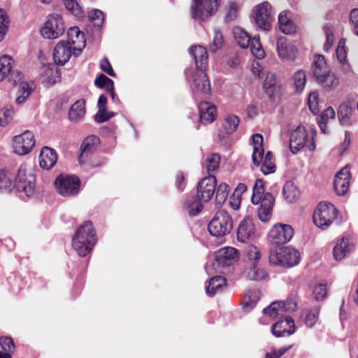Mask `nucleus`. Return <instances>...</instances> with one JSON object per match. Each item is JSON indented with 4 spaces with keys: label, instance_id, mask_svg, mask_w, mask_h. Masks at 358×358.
<instances>
[{
    "label": "nucleus",
    "instance_id": "obj_1",
    "mask_svg": "<svg viewBox=\"0 0 358 358\" xmlns=\"http://www.w3.org/2000/svg\"><path fill=\"white\" fill-rule=\"evenodd\" d=\"M253 204H259L258 207V217L262 222H267L271 217L275 199L273 195L264 193L263 180L257 179L253 186V194L251 198Z\"/></svg>",
    "mask_w": 358,
    "mask_h": 358
},
{
    "label": "nucleus",
    "instance_id": "obj_2",
    "mask_svg": "<svg viewBox=\"0 0 358 358\" xmlns=\"http://www.w3.org/2000/svg\"><path fill=\"white\" fill-rule=\"evenodd\" d=\"M96 242V233L92 223L86 221L80 226L73 238V247L81 257H85Z\"/></svg>",
    "mask_w": 358,
    "mask_h": 358
},
{
    "label": "nucleus",
    "instance_id": "obj_3",
    "mask_svg": "<svg viewBox=\"0 0 358 358\" xmlns=\"http://www.w3.org/2000/svg\"><path fill=\"white\" fill-rule=\"evenodd\" d=\"M311 70L315 81L322 84L326 90H332L339 85L338 78L331 73L323 55H317L315 57Z\"/></svg>",
    "mask_w": 358,
    "mask_h": 358
},
{
    "label": "nucleus",
    "instance_id": "obj_4",
    "mask_svg": "<svg viewBox=\"0 0 358 358\" xmlns=\"http://www.w3.org/2000/svg\"><path fill=\"white\" fill-rule=\"evenodd\" d=\"M253 143L252 162L255 166L261 165V170L264 175L273 173L275 171L276 166L271 152L268 151L264 155L263 148V136L257 134L252 137Z\"/></svg>",
    "mask_w": 358,
    "mask_h": 358
},
{
    "label": "nucleus",
    "instance_id": "obj_5",
    "mask_svg": "<svg viewBox=\"0 0 358 358\" xmlns=\"http://www.w3.org/2000/svg\"><path fill=\"white\" fill-rule=\"evenodd\" d=\"M316 131L313 130L308 132L303 126H299L290 134L289 149L293 154H296L303 148L310 151L315 149L314 136Z\"/></svg>",
    "mask_w": 358,
    "mask_h": 358
},
{
    "label": "nucleus",
    "instance_id": "obj_6",
    "mask_svg": "<svg viewBox=\"0 0 358 358\" xmlns=\"http://www.w3.org/2000/svg\"><path fill=\"white\" fill-rule=\"evenodd\" d=\"M299 252L291 247H284L270 251L268 261L271 264L292 267L300 262Z\"/></svg>",
    "mask_w": 358,
    "mask_h": 358
},
{
    "label": "nucleus",
    "instance_id": "obj_7",
    "mask_svg": "<svg viewBox=\"0 0 358 358\" xmlns=\"http://www.w3.org/2000/svg\"><path fill=\"white\" fill-rule=\"evenodd\" d=\"M36 178L30 169L26 165L22 164L17 171V176L14 181V187L20 194L26 197H30L33 195L35 189Z\"/></svg>",
    "mask_w": 358,
    "mask_h": 358
},
{
    "label": "nucleus",
    "instance_id": "obj_8",
    "mask_svg": "<svg viewBox=\"0 0 358 358\" xmlns=\"http://www.w3.org/2000/svg\"><path fill=\"white\" fill-rule=\"evenodd\" d=\"M206 70H191L186 72V78L189 82L194 96L210 94L211 88Z\"/></svg>",
    "mask_w": 358,
    "mask_h": 358
},
{
    "label": "nucleus",
    "instance_id": "obj_9",
    "mask_svg": "<svg viewBox=\"0 0 358 358\" xmlns=\"http://www.w3.org/2000/svg\"><path fill=\"white\" fill-rule=\"evenodd\" d=\"M337 209L328 202L320 203L315 208L313 219L315 224L322 229L328 228L337 215Z\"/></svg>",
    "mask_w": 358,
    "mask_h": 358
},
{
    "label": "nucleus",
    "instance_id": "obj_10",
    "mask_svg": "<svg viewBox=\"0 0 358 358\" xmlns=\"http://www.w3.org/2000/svg\"><path fill=\"white\" fill-rule=\"evenodd\" d=\"M232 227L231 216L226 211L220 210L209 222L208 229L211 235L220 237L229 234Z\"/></svg>",
    "mask_w": 358,
    "mask_h": 358
},
{
    "label": "nucleus",
    "instance_id": "obj_11",
    "mask_svg": "<svg viewBox=\"0 0 358 358\" xmlns=\"http://www.w3.org/2000/svg\"><path fill=\"white\" fill-rule=\"evenodd\" d=\"M220 0H194L191 7V15L194 20L205 21L215 13Z\"/></svg>",
    "mask_w": 358,
    "mask_h": 358
},
{
    "label": "nucleus",
    "instance_id": "obj_12",
    "mask_svg": "<svg viewBox=\"0 0 358 358\" xmlns=\"http://www.w3.org/2000/svg\"><path fill=\"white\" fill-rule=\"evenodd\" d=\"M55 185L59 194L69 196L78 193L80 181L77 176L62 174L56 178Z\"/></svg>",
    "mask_w": 358,
    "mask_h": 358
},
{
    "label": "nucleus",
    "instance_id": "obj_13",
    "mask_svg": "<svg viewBox=\"0 0 358 358\" xmlns=\"http://www.w3.org/2000/svg\"><path fill=\"white\" fill-rule=\"evenodd\" d=\"M65 31L62 17L57 14L48 16L44 26L41 30V35L48 39H54L62 36Z\"/></svg>",
    "mask_w": 358,
    "mask_h": 358
},
{
    "label": "nucleus",
    "instance_id": "obj_14",
    "mask_svg": "<svg viewBox=\"0 0 358 358\" xmlns=\"http://www.w3.org/2000/svg\"><path fill=\"white\" fill-rule=\"evenodd\" d=\"M272 8L267 1H264L253 8L255 22L257 26L264 31L269 30L272 22Z\"/></svg>",
    "mask_w": 358,
    "mask_h": 358
},
{
    "label": "nucleus",
    "instance_id": "obj_15",
    "mask_svg": "<svg viewBox=\"0 0 358 358\" xmlns=\"http://www.w3.org/2000/svg\"><path fill=\"white\" fill-rule=\"evenodd\" d=\"M293 234L294 230L290 225L276 224L271 229L268 240L273 245L285 244L292 239Z\"/></svg>",
    "mask_w": 358,
    "mask_h": 358
},
{
    "label": "nucleus",
    "instance_id": "obj_16",
    "mask_svg": "<svg viewBox=\"0 0 358 358\" xmlns=\"http://www.w3.org/2000/svg\"><path fill=\"white\" fill-rule=\"evenodd\" d=\"M34 134L26 131L13 138V148L15 153L19 155H24L31 152L35 145Z\"/></svg>",
    "mask_w": 358,
    "mask_h": 358
},
{
    "label": "nucleus",
    "instance_id": "obj_17",
    "mask_svg": "<svg viewBox=\"0 0 358 358\" xmlns=\"http://www.w3.org/2000/svg\"><path fill=\"white\" fill-rule=\"evenodd\" d=\"M217 185L216 178L213 175L203 178L197 185V197L203 202H208L213 198Z\"/></svg>",
    "mask_w": 358,
    "mask_h": 358
},
{
    "label": "nucleus",
    "instance_id": "obj_18",
    "mask_svg": "<svg viewBox=\"0 0 358 358\" xmlns=\"http://www.w3.org/2000/svg\"><path fill=\"white\" fill-rule=\"evenodd\" d=\"M67 37L65 41L73 48V55L78 56L86 45L84 33L78 27H73L68 30Z\"/></svg>",
    "mask_w": 358,
    "mask_h": 358
},
{
    "label": "nucleus",
    "instance_id": "obj_19",
    "mask_svg": "<svg viewBox=\"0 0 358 358\" xmlns=\"http://www.w3.org/2000/svg\"><path fill=\"white\" fill-rule=\"evenodd\" d=\"M238 259V252L232 247L222 248L216 253V260L218 264L223 268H228L229 270Z\"/></svg>",
    "mask_w": 358,
    "mask_h": 358
},
{
    "label": "nucleus",
    "instance_id": "obj_20",
    "mask_svg": "<svg viewBox=\"0 0 358 358\" xmlns=\"http://www.w3.org/2000/svg\"><path fill=\"white\" fill-rule=\"evenodd\" d=\"M350 178L351 174L348 166L343 167L336 174L334 187L338 195L343 196L348 192Z\"/></svg>",
    "mask_w": 358,
    "mask_h": 358
},
{
    "label": "nucleus",
    "instance_id": "obj_21",
    "mask_svg": "<svg viewBox=\"0 0 358 358\" xmlns=\"http://www.w3.org/2000/svg\"><path fill=\"white\" fill-rule=\"evenodd\" d=\"M73 55V49L65 41H60L55 47L52 57L56 64L63 66Z\"/></svg>",
    "mask_w": 358,
    "mask_h": 358
},
{
    "label": "nucleus",
    "instance_id": "obj_22",
    "mask_svg": "<svg viewBox=\"0 0 358 358\" xmlns=\"http://www.w3.org/2000/svg\"><path fill=\"white\" fill-rule=\"evenodd\" d=\"M295 331V324L293 319L289 316H286L280 319L272 325L271 332L275 337H281L287 334L292 335Z\"/></svg>",
    "mask_w": 358,
    "mask_h": 358
},
{
    "label": "nucleus",
    "instance_id": "obj_23",
    "mask_svg": "<svg viewBox=\"0 0 358 358\" xmlns=\"http://www.w3.org/2000/svg\"><path fill=\"white\" fill-rule=\"evenodd\" d=\"M337 114L339 122L343 126H350L355 122V111L350 101L341 103Z\"/></svg>",
    "mask_w": 358,
    "mask_h": 358
},
{
    "label": "nucleus",
    "instance_id": "obj_24",
    "mask_svg": "<svg viewBox=\"0 0 358 358\" xmlns=\"http://www.w3.org/2000/svg\"><path fill=\"white\" fill-rule=\"evenodd\" d=\"M99 138L96 136H90L84 139L80 147L79 162L83 164L86 162L88 157L93 154L97 149Z\"/></svg>",
    "mask_w": 358,
    "mask_h": 358
},
{
    "label": "nucleus",
    "instance_id": "obj_25",
    "mask_svg": "<svg viewBox=\"0 0 358 358\" xmlns=\"http://www.w3.org/2000/svg\"><path fill=\"white\" fill-rule=\"evenodd\" d=\"M189 54L194 59L196 70H206L208 64V55L206 48L201 45H193L189 50Z\"/></svg>",
    "mask_w": 358,
    "mask_h": 358
},
{
    "label": "nucleus",
    "instance_id": "obj_26",
    "mask_svg": "<svg viewBox=\"0 0 358 358\" xmlns=\"http://www.w3.org/2000/svg\"><path fill=\"white\" fill-rule=\"evenodd\" d=\"M353 250V244L349 238H339L333 249L334 257L337 261L343 259Z\"/></svg>",
    "mask_w": 358,
    "mask_h": 358
},
{
    "label": "nucleus",
    "instance_id": "obj_27",
    "mask_svg": "<svg viewBox=\"0 0 358 358\" xmlns=\"http://www.w3.org/2000/svg\"><path fill=\"white\" fill-rule=\"evenodd\" d=\"M277 52L281 59L294 61L296 57L297 49L295 45L287 43L285 38H280L277 42Z\"/></svg>",
    "mask_w": 358,
    "mask_h": 358
},
{
    "label": "nucleus",
    "instance_id": "obj_28",
    "mask_svg": "<svg viewBox=\"0 0 358 358\" xmlns=\"http://www.w3.org/2000/svg\"><path fill=\"white\" fill-rule=\"evenodd\" d=\"M200 122L203 124L212 123L217 116V108L215 105L208 102H201L198 106Z\"/></svg>",
    "mask_w": 358,
    "mask_h": 358
},
{
    "label": "nucleus",
    "instance_id": "obj_29",
    "mask_svg": "<svg viewBox=\"0 0 358 358\" xmlns=\"http://www.w3.org/2000/svg\"><path fill=\"white\" fill-rule=\"evenodd\" d=\"M255 234V227L251 220L244 219L241 222L237 229V238L245 243L250 241Z\"/></svg>",
    "mask_w": 358,
    "mask_h": 358
},
{
    "label": "nucleus",
    "instance_id": "obj_30",
    "mask_svg": "<svg viewBox=\"0 0 358 358\" xmlns=\"http://www.w3.org/2000/svg\"><path fill=\"white\" fill-rule=\"evenodd\" d=\"M243 276L247 280L262 281L267 278L268 274L264 268L259 267L257 264H250L243 272Z\"/></svg>",
    "mask_w": 358,
    "mask_h": 358
},
{
    "label": "nucleus",
    "instance_id": "obj_31",
    "mask_svg": "<svg viewBox=\"0 0 358 358\" xmlns=\"http://www.w3.org/2000/svg\"><path fill=\"white\" fill-rule=\"evenodd\" d=\"M57 156L55 151L48 147L42 148L40 154V166L43 169H50L57 162Z\"/></svg>",
    "mask_w": 358,
    "mask_h": 358
},
{
    "label": "nucleus",
    "instance_id": "obj_32",
    "mask_svg": "<svg viewBox=\"0 0 358 358\" xmlns=\"http://www.w3.org/2000/svg\"><path fill=\"white\" fill-rule=\"evenodd\" d=\"M226 285V280L220 275H216L211 278L208 284L206 286L207 294L212 296L215 294L222 292Z\"/></svg>",
    "mask_w": 358,
    "mask_h": 358
},
{
    "label": "nucleus",
    "instance_id": "obj_33",
    "mask_svg": "<svg viewBox=\"0 0 358 358\" xmlns=\"http://www.w3.org/2000/svg\"><path fill=\"white\" fill-rule=\"evenodd\" d=\"M319 313L320 308L318 306L305 308L301 313V320L307 327L311 328L317 322Z\"/></svg>",
    "mask_w": 358,
    "mask_h": 358
},
{
    "label": "nucleus",
    "instance_id": "obj_34",
    "mask_svg": "<svg viewBox=\"0 0 358 358\" xmlns=\"http://www.w3.org/2000/svg\"><path fill=\"white\" fill-rule=\"evenodd\" d=\"M184 208L189 216L198 215L203 209V205L199 199L194 196H188L185 201Z\"/></svg>",
    "mask_w": 358,
    "mask_h": 358
},
{
    "label": "nucleus",
    "instance_id": "obj_35",
    "mask_svg": "<svg viewBox=\"0 0 358 358\" xmlns=\"http://www.w3.org/2000/svg\"><path fill=\"white\" fill-rule=\"evenodd\" d=\"M260 298V292L257 289L248 291L242 303V308L245 312H250L254 308Z\"/></svg>",
    "mask_w": 358,
    "mask_h": 358
},
{
    "label": "nucleus",
    "instance_id": "obj_36",
    "mask_svg": "<svg viewBox=\"0 0 358 358\" xmlns=\"http://www.w3.org/2000/svg\"><path fill=\"white\" fill-rule=\"evenodd\" d=\"M85 114V101L78 100L71 107L69 112V117L71 121H78L81 120Z\"/></svg>",
    "mask_w": 358,
    "mask_h": 358
},
{
    "label": "nucleus",
    "instance_id": "obj_37",
    "mask_svg": "<svg viewBox=\"0 0 358 358\" xmlns=\"http://www.w3.org/2000/svg\"><path fill=\"white\" fill-rule=\"evenodd\" d=\"M280 29L285 34H291L296 30L294 22L287 17L286 11L280 13L278 16Z\"/></svg>",
    "mask_w": 358,
    "mask_h": 358
},
{
    "label": "nucleus",
    "instance_id": "obj_38",
    "mask_svg": "<svg viewBox=\"0 0 358 358\" xmlns=\"http://www.w3.org/2000/svg\"><path fill=\"white\" fill-rule=\"evenodd\" d=\"M345 45V40L343 38L340 40L336 48V57L339 63L341 64L343 70L345 72H348L350 69V66L347 61V52Z\"/></svg>",
    "mask_w": 358,
    "mask_h": 358
},
{
    "label": "nucleus",
    "instance_id": "obj_39",
    "mask_svg": "<svg viewBox=\"0 0 358 358\" xmlns=\"http://www.w3.org/2000/svg\"><path fill=\"white\" fill-rule=\"evenodd\" d=\"M233 34L237 44L242 48L249 47V44L252 38L241 27H235L233 30Z\"/></svg>",
    "mask_w": 358,
    "mask_h": 358
},
{
    "label": "nucleus",
    "instance_id": "obj_40",
    "mask_svg": "<svg viewBox=\"0 0 358 358\" xmlns=\"http://www.w3.org/2000/svg\"><path fill=\"white\" fill-rule=\"evenodd\" d=\"M14 64L13 59L9 55L0 57V81L5 79L10 73Z\"/></svg>",
    "mask_w": 358,
    "mask_h": 358
},
{
    "label": "nucleus",
    "instance_id": "obj_41",
    "mask_svg": "<svg viewBox=\"0 0 358 358\" xmlns=\"http://www.w3.org/2000/svg\"><path fill=\"white\" fill-rule=\"evenodd\" d=\"M34 90V83L27 82H21L19 86L20 95L16 98L15 102L17 104H22L25 102L27 99Z\"/></svg>",
    "mask_w": 358,
    "mask_h": 358
},
{
    "label": "nucleus",
    "instance_id": "obj_42",
    "mask_svg": "<svg viewBox=\"0 0 358 358\" xmlns=\"http://www.w3.org/2000/svg\"><path fill=\"white\" fill-rule=\"evenodd\" d=\"M283 195L287 202L293 203L298 199L299 191L292 181H288L284 185Z\"/></svg>",
    "mask_w": 358,
    "mask_h": 358
},
{
    "label": "nucleus",
    "instance_id": "obj_43",
    "mask_svg": "<svg viewBox=\"0 0 358 358\" xmlns=\"http://www.w3.org/2000/svg\"><path fill=\"white\" fill-rule=\"evenodd\" d=\"M15 111L13 106L7 105L0 109V126L6 127L14 119Z\"/></svg>",
    "mask_w": 358,
    "mask_h": 358
},
{
    "label": "nucleus",
    "instance_id": "obj_44",
    "mask_svg": "<svg viewBox=\"0 0 358 358\" xmlns=\"http://www.w3.org/2000/svg\"><path fill=\"white\" fill-rule=\"evenodd\" d=\"M229 192V187L225 182H221L217 188L215 194V203L221 207L227 201Z\"/></svg>",
    "mask_w": 358,
    "mask_h": 358
},
{
    "label": "nucleus",
    "instance_id": "obj_45",
    "mask_svg": "<svg viewBox=\"0 0 358 358\" xmlns=\"http://www.w3.org/2000/svg\"><path fill=\"white\" fill-rule=\"evenodd\" d=\"M239 124V119L236 115H229L223 122V129L225 133L229 135L233 134Z\"/></svg>",
    "mask_w": 358,
    "mask_h": 358
},
{
    "label": "nucleus",
    "instance_id": "obj_46",
    "mask_svg": "<svg viewBox=\"0 0 358 358\" xmlns=\"http://www.w3.org/2000/svg\"><path fill=\"white\" fill-rule=\"evenodd\" d=\"M220 163V156L217 153H212L207 156L203 168L210 174L211 172L217 171Z\"/></svg>",
    "mask_w": 358,
    "mask_h": 358
},
{
    "label": "nucleus",
    "instance_id": "obj_47",
    "mask_svg": "<svg viewBox=\"0 0 358 358\" xmlns=\"http://www.w3.org/2000/svg\"><path fill=\"white\" fill-rule=\"evenodd\" d=\"M294 87L297 92H301L306 83V75L304 71L299 70L292 76Z\"/></svg>",
    "mask_w": 358,
    "mask_h": 358
},
{
    "label": "nucleus",
    "instance_id": "obj_48",
    "mask_svg": "<svg viewBox=\"0 0 358 358\" xmlns=\"http://www.w3.org/2000/svg\"><path fill=\"white\" fill-rule=\"evenodd\" d=\"M263 314L264 317H268L271 319H274L278 315H282L281 303L278 301L273 302L263 310Z\"/></svg>",
    "mask_w": 358,
    "mask_h": 358
},
{
    "label": "nucleus",
    "instance_id": "obj_49",
    "mask_svg": "<svg viewBox=\"0 0 358 358\" xmlns=\"http://www.w3.org/2000/svg\"><path fill=\"white\" fill-rule=\"evenodd\" d=\"M245 257L250 264H259L262 254L260 250L253 245H248L245 249Z\"/></svg>",
    "mask_w": 358,
    "mask_h": 358
},
{
    "label": "nucleus",
    "instance_id": "obj_50",
    "mask_svg": "<svg viewBox=\"0 0 358 358\" xmlns=\"http://www.w3.org/2000/svg\"><path fill=\"white\" fill-rule=\"evenodd\" d=\"M249 47L250 48L251 53L257 59H263L264 57V51L262 47V45L259 41V37L255 36L250 44Z\"/></svg>",
    "mask_w": 358,
    "mask_h": 358
},
{
    "label": "nucleus",
    "instance_id": "obj_51",
    "mask_svg": "<svg viewBox=\"0 0 358 358\" xmlns=\"http://www.w3.org/2000/svg\"><path fill=\"white\" fill-rule=\"evenodd\" d=\"M13 176L5 170H0V191H10L12 186Z\"/></svg>",
    "mask_w": 358,
    "mask_h": 358
},
{
    "label": "nucleus",
    "instance_id": "obj_52",
    "mask_svg": "<svg viewBox=\"0 0 358 358\" xmlns=\"http://www.w3.org/2000/svg\"><path fill=\"white\" fill-rule=\"evenodd\" d=\"M264 88L270 96L273 95L276 90V78L275 74L269 73L266 75L264 82Z\"/></svg>",
    "mask_w": 358,
    "mask_h": 358
},
{
    "label": "nucleus",
    "instance_id": "obj_53",
    "mask_svg": "<svg viewBox=\"0 0 358 358\" xmlns=\"http://www.w3.org/2000/svg\"><path fill=\"white\" fill-rule=\"evenodd\" d=\"M0 346L2 348L3 355L9 354L12 357V353L14 352L15 345L13 339L10 337H0Z\"/></svg>",
    "mask_w": 358,
    "mask_h": 358
},
{
    "label": "nucleus",
    "instance_id": "obj_54",
    "mask_svg": "<svg viewBox=\"0 0 358 358\" xmlns=\"http://www.w3.org/2000/svg\"><path fill=\"white\" fill-rule=\"evenodd\" d=\"M313 294L317 301H322L327 297L328 288L326 283H319L314 287Z\"/></svg>",
    "mask_w": 358,
    "mask_h": 358
},
{
    "label": "nucleus",
    "instance_id": "obj_55",
    "mask_svg": "<svg viewBox=\"0 0 358 358\" xmlns=\"http://www.w3.org/2000/svg\"><path fill=\"white\" fill-rule=\"evenodd\" d=\"M224 44V39L222 33L217 29L214 30L213 42L209 44V50L212 52L220 49Z\"/></svg>",
    "mask_w": 358,
    "mask_h": 358
},
{
    "label": "nucleus",
    "instance_id": "obj_56",
    "mask_svg": "<svg viewBox=\"0 0 358 358\" xmlns=\"http://www.w3.org/2000/svg\"><path fill=\"white\" fill-rule=\"evenodd\" d=\"M89 19L94 26L100 28L104 21V14L101 10L94 9L90 12Z\"/></svg>",
    "mask_w": 358,
    "mask_h": 358
},
{
    "label": "nucleus",
    "instance_id": "obj_57",
    "mask_svg": "<svg viewBox=\"0 0 358 358\" xmlns=\"http://www.w3.org/2000/svg\"><path fill=\"white\" fill-rule=\"evenodd\" d=\"M94 84L96 87L99 88H105L106 91L109 88L112 90V86L114 85L113 81L104 74H100L95 79Z\"/></svg>",
    "mask_w": 358,
    "mask_h": 358
},
{
    "label": "nucleus",
    "instance_id": "obj_58",
    "mask_svg": "<svg viewBox=\"0 0 358 358\" xmlns=\"http://www.w3.org/2000/svg\"><path fill=\"white\" fill-rule=\"evenodd\" d=\"M9 20L4 10L0 9V41H1L8 30Z\"/></svg>",
    "mask_w": 358,
    "mask_h": 358
},
{
    "label": "nucleus",
    "instance_id": "obj_59",
    "mask_svg": "<svg viewBox=\"0 0 358 358\" xmlns=\"http://www.w3.org/2000/svg\"><path fill=\"white\" fill-rule=\"evenodd\" d=\"M308 104L310 110L313 114L319 112V94L316 92H311L308 99Z\"/></svg>",
    "mask_w": 358,
    "mask_h": 358
},
{
    "label": "nucleus",
    "instance_id": "obj_60",
    "mask_svg": "<svg viewBox=\"0 0 358 358\" xmlns=\"http://www.w3.org/2000/svg\"><path fill=\"white\" fill-rule=\"evenodd\" d=\"M279 302L281 303L282 314L285 312H294L297 308L296 301L293 296H289L285 301Z\"/></svg>",
    "mask_w": 358,
    "mask_h": 358
},
{
    "label": "nucleus",
    "instance_id": "obj_61",
    "mask_svg": "<svg viewBox=\"0 0 358 358\" xmlns=\"http://www.w3.org/2000/svg\"><path fill=\"white\" fill-rule=\"evenodd\" d=\"M323 29L326 35V42L324 45V51L328 52L334 43V36L333 31L329 27L324 26Z\"/></svg>",
    "mask_w": 358,
    "mask_h": 358
},
{
    "label": "nucleus",
    "instance_id": "obj_62",
    "mask_svg": "<svg viewBox=\"0 0 358 358\" xmlns=\"http://www.w3.org/2000/svg\"><path fill=\"white\" fill-rule=\"evenodd\" d=\"M115 115L113 112H108L106 109H99V111L95 115V121L99 123L104 122Z\"/></svg>",
    "mask_w": 358,
    "mask_h": 358
},
{
    "label": "nucleus",
    "instance_id": "obj_63",
    "mask_svg": "<svg viewBox=\"0 0 358 358\" xmlns=\"http://www.w3.org/2000/svg\"><path fill=\"white\" fill-rule=\"evenodd\" d=\"M65 5L66 8L75 16H80L81 14V8L75 0H66Z\"/></svg>",
    "mask_w": 358,
    "mask_h": 358
},
{
    "label": "nucleus",
    "instance_id": "obj_64",
    "mask_svg": "<svg viewBox=\"0 0 358 358\" xmlns=\"http://www.w3.org/2000/svg\"><path fill=\"white\" fill-rule=\"evenodd\" d=\"M350 22L353 26L355 33L358 36V8H354L351 10Z\"/></svg>",
    "mask_w": 358,
    "mask_h": 358
}]
</instances>
